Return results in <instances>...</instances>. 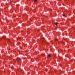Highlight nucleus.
Returning <instances> with one entry per match:
<instances>
[{
	"mask_svg": "<svg viewBox=\"0 0 75 75\" xmlns=\"http://www.w3.org/2000/svg\"><path fill=\"white\" fill-rule=\"evenodd\" d=\"M17 59L18 61V62H19L21 61V59H20V58H19V57H18L17 58Z\"/></svg>",
	"mask_w": 75,
	"mask_h": 75,
	"instance_id": "nucleus-1",
	"label": "nucleus"
},
{
	"mask_svg": "<svg viewBox=\"0 0 75 75\" xmlns=\"http://www.w3.org/2000/svg\"><path fill=\"white\" fill-rule=\"evenodd\" d=\"M51 56H52L51 54H49L48 55V57H51Z\"/></svg>",
	"mask_w": 75,
	"mask_h": 75,
	"instance_id": "nucleus-2",
	"label": "nucleus"
},
{
	"mask_svg": "<svg viewBox=\"0 0 75 75\" xmlns=\"http://www.w3.org/2000/svg\"><path fill=\"white\" fill-rule=\"evenodd\" d=\"M5 38H6V37L4 36H3L2 37V38H3L4 39V40L5 39Z\"/></svg>",
	"mask_w": 75,
	"mask_h": 75,
	"instance_id": "nucleus-3",
	"label": "nucleus"
},
{
	"mask_svg": "<svg viewBox=\"0 0 75 75\" xmlns=\"http://www.w3.org/2000/svg\"><path fill=\"white\" fill-rule=\"evenodd\" d=\"M41 56H45V54H42Z\"/></svg>",
	"mask_w": 75,
	"mask_h": 75,
	"instance_id": "nucleus-4",
	"label": "nucleus"
},
{
	"mask_svg": "<svg viewBox=\"0 0 75 75\" xmlns=\"http://www.w3.org/2000/svg\"><path fill=\"white\" fill-rule=\"evenodd\" d=\"M65 16V14H63V16L64 17V16Z\"/></svg>",
	"mask_w": 75,
	"mask_h": 75,
	"instance_id": "nucleus-5",
	"label": "nucleus"
},
{
	"mask_svg": "<svg viewBox=\"0 0 75 75\" xmlns=\"http://www.w3.org/2000/svg\"><path fill=\"white\" fill-rule=\"evenodd\" d=\"M34 2H35V3H36L37 2V0H35L34 1Z\"/></svg>",
	"mask_w": 75,
	"mask_h": 75,
	"instance_id": "nucleus-6",
	"label": "nucleus"
},
{
	"mask_svg": "<svg viewBox=\"0 0 75 75\" xmlns=\"http://www.w3.org/2000/svg\"><path fill=\"white\" fill-rule=\"evenodd\" d=\"M57 24H58V23H56L55 25H57Z\"/></svg>",
	"mask_w": 75,
	"mask_h": 75,
	"instance_id": "nucleus-7",
	"label": "nucleus"
},
{
	"mask_svg": "<svg viewBox=\"0 0 75 75\" xmlns=\"http://www.w3.org/2000/svg\"><path fill=\"white\" fill-rule=\"evenodd\" d=\"M54 40L55 41H57L58 40V39H57V38H56L55 39H54Z\"/></svg>",
	"mask_w": 75,
	"mask_h": 75,
	"instance_id": "nucleus-8",
	"label": "nucleus"
},
{
	"mask_svg": "<svg viewBox=\"0 0 75 75\" xmlns=\"http://www.w3.org/2000/svg\"><path fill=\"white\" fill-rule=\"evenodd\" d=\"M12 3V1H10V3Z\"/></svg>",
	"mask_w": 75,
	"mask_h": 75,
	"instance_id": "nucleus-9",
	"label": "nucleus"
},
{
	"mask_svg": "<svg viewBox=\"0 0 75 75\" xmlns=\"http://www.w3.org/2000/svg\"><path fill=\"white\" fill-rule=\"evenodd\" d=\"M18 40V38L17 39V40Z\"/></svg>",
	"mask_w": 75,
	"mask_h": 75,
	"instance_id": "nucleus-10",
	"label": "nucleus"
}]
</instances>
